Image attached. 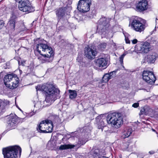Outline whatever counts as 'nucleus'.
<instances>
[{"label":"nucleus","mask_w":158,"mask_h":158,"mask_svg":"<svg viewBox=\"0 0 158 158\" xmlns=\"http://www.w3.org/2000/svg\"><path fill=\"white\" fill-rule=\"evenodd\" d=\"M124 145L125 146H127L126 148H127L128 147V143H125L124 144Z\"/></svg>","instance_id":"obj_39"},{"label":"nucleus","mask_w":158,"mask_h":158,"mask_svg":"<svg viewBox=\"0 0 158 158\" xmlns=\"http://www.w3.org/2000/svg\"><path fill=\"white\" fill-rule=\"evenodd\" d=\"M8 126L10 128L14 127L17 123V117L15 114H10L6 116L5 118Z\"/></svg>","instance_id":"obj_11"},{"label":"nucleus","mask_w":158,"mask_h":158,"mask_svg":"<svg viewBox=\"0 0 158 158\" xmlns=\"http://www.w3.org/2000/svg\"><path fill=\"white\" fill-rule=\"evenodd\" d=\"M37 91L40 90L45 93L46 98L44 102V107L50 105L57 98L60 93V90L56 88L52 84H45L39 85L36 87Z\"/></svg>","instance_id":"obj_1"},{"label":"nucleus","mask_w":158,"mask_h":158,"mask_svg":"<svg viewBox=\"0 0 158 158\" xmlns=\"http://www.w3.org/2000/svg\"><path fill=\"white\" fill-rule=\"evenodd\" d=\"M102 157L103 158H104V157H104V156H102Z\"/></svg>","instance_id":"obj_43"},{"label":"nucleus","mask_w":158,"mask_h":158,"mask_svg":"<svg viewBox=\"0 0 158 158\" xmlns=\"http://www.w3.org/2000/svg\"><path fill=\"white\" fill-rule=\"evenodd\" d=\"M155 152L153 151H151L149 152V153L151 155L153 154Z\"/></svg>","instance_id":"obj_37"},{"label":"nucleus","mask_w":158,"mask_h":158,"mask_svg":"<svg viewBox=\"0 0 158 158\" xmlns=\"http://www.w3.org/2000/svg\"><path fill=\"white\" fill-rule=\"evenodd\" d=\"M149 43L147 42L137 44L135 46V50L142 53L148 52L149 51Z\"/></svg>","instance_id":"obj_10"},{"label":"nucleus","mask_w":158,"mask_h":158,"mask_svg":"<svg viewBox=\"0 0 158 158\" xmlns=\"http://www.w3.org/2000/svg\"><path fill=\"white\" fill-rule=\"evenodd\" d=\"M137 41H137V40L136 39H135L132 40V43L133 44H136L137 43Z\"/></svg>","instance_id":"obj_36"},{"label":"nucleus","mask_w":158,"mask_h":158,"mask_svg":"<svg viewBox=\"0 0 158 158\" xmlns=\"http://www.w3.org/2000/svg\"><path fill=\"white\" fill-rule=\"evenodd\" d=\"M77 158H84V157L81 155H79L77 156Z\"/></svg>","instance_id":"obj_38"},{"label":"nucleus","mask_w":158,"mask_h":158,"mask_svg":"<svg viewBox=\"0 0 158 158\" xmlns=\"http://www.w3.org/2000/svg\"><path fill=\"white\" fill-rule=\"evenodd\" d=\"M139 106V103L138 102L134 103L132 105V106L135 108H136Z\"/></svg>","instance_id":"obj_33"},{"label":"nucleus","mask_w":158,"mask_h":158,"mask_svg":"<svg viewBox=\"0 0 158 158\" xmlns=\"http://www.w3.org/2000/svg\"><path fill=\"white\" fill-rule=\"evenodd\" d=\"M152 130L153 131H155V130L153 129Z\"/></svg>","instance_id":"obj_42"},{"label":"nucleus","mask_w":158,"mask_h":158,"mask_svg":"<svg viewBox=\"0 0 158 158\" xmlns=\"http://www.w3.org/2000/svg\"><path fill=\"white\" fill-rule=\"evenodd\" d=\"M126 55L125 53H123L119 57V61L122 64H123V59Z\"/></svg>","instance_id":"obj_29"},{"label":"nucleus","mask_w":158,"mask_h":158,"mask_svg":"<svg viewBox=\"0 0 158 158\" xmlns=\"http://www.w3.org/2000/svg\"><path fill=\"white\" fill-rule=\"evenodd\" d=\"M14 16H12L10 21H9V23L10 26V27L11 29H14L15 27V19Z\"/></svg>","instance_id":"obj_25"},{"label":"nucleus","mask_w":158,"mask_h":158,"mask_svg":"<svg viewBox=\"0 0 158 158\" xmlns=\"http://www.w3.org/2000/svg\"><path fill=\"white\" fill-rule=\"evenodd\" d=\"M110 118L108 121L113 127L118 129L120 127L123 123V115L119 112H114L110 116Z\"/></svg>","instance_id":"obj_5"},{"label":"nucleus","mask_w":158,"mask_h":158,"mask_svg":"<svg viewBox=\"0 0 158 158\" xmlns=\"http://www.w3.org/2000/svg\"><path fill=\"white\" fill-rule=\"evenodd\" d=\"M20 110L21 111H22V110H21V109H20Z\"/></svg>","instance_id":"obj_44"},{"label":"nucleus","mask_w":158,"mask_h":158,"mask_svg":"<svg viewBox=\"0 0 158 158\" xmlns=\"http://www.w3.org/2000/svg\"><path fill=\"white\" fill-rule=\"evenodd\" d=\"M146 109H141V110L140 111V112L139 113V115L140 116H141V115H147V113L145 112V110Z\"/></svg>","instance_id":"obj_31"},{"label":"nucleus","mask_w":158,"mask_h":158,"mask_svg":"<svg viewBox=\"0 0 158 158\" xmlns=\"http://www.w3.org/2000/svg\"><path fill=\"white\" fill-rule=\"evenodd\" d=\"M21 151V148L19 146L15 145L3 148L2 154L4 158H16L19 152L20 156Z\"/></svg>","instance_id":"obj_3"},{"label":"nucleus","mask_w":158,"mask_h":158,"mask_svg":"<svg viewBox=\"0 0 158 158\" xmlns=\"http://www.w3.org/2000/svg\"><path fill=\"white\" fill-rule=\"evenodd\" d=\"M92 129V127L90 126H85L83 128L82 135L86 136L87 137H89V136L90 135V133Z\"/></svg>","instance_id":"obj_22"},{"label":"nucleus","mask_w":158,"mask_h":158,"mask_svg":"<svg viewBox=\"0 0 158 158\" xmlns=\"http://www.w3.org/2000/svg\"><path fill=\"white\" fill-rule=\"evenodd\" d=\"M18 8L20 10L23 12H31L34 10L28 0H20L19 1Z\"/></svg>","instance_id":"obj_7"},{"label":"nucleus","mask_w":158,"mask_h":158,"mask_svg":"<svg viewBox=\"0 0 158 158\" xmlns=\"http://www.w3.org/2000/svg\"><path fill=\"white\" fill-rule=\"evenodd\" d=\"M37 129L40 132H51L53 130V124L52 121L48 119L43 120L39 125Z\"/></svg>","instance_id":"obj_6"},{"label":"nucleus","mask_w":158,"mask_h":158,"mask_svg":"<svg viewBox=\"0 0 158 158\" xmlns=\"http://www.w3.org/2000/svg\"><path fill=\"white\" fill-rule=\"evenodd\" d=\"M106 45V43H102L98 45V48L100 50H103L105 48Z\"/></svg>","instance_id":"obj_28"},{"label":"nucleus","mask_w":158,"mask_h":158,"mask_svg":"<svg viewBox=\"0 0 158 158\" xmlns=\"http://www.w3.org/2000/svg\"><path fill=\"white\" fill-rule=\"evenodd\" d=\"M66 9L65 7L59 8L56 10V13L59 20L64 19L66 14Z\"/></svg>","instance_id":"obj_18"},{"label":"nucleus","mask_w":158,"mask_h":158,"mask_svg":"<svg viewBox=\"0 0 158 158\" xmlns=\"http://www.w3.org/2000/svg\"><path fill=\"white\" fill-rule=\"evenodd\" d=\"M91 4V0H80L78 2L77 8L80 11L85 13L90 10Z\"/></svg>","instance_id":"obj_8"},{"label":"nucleus","mask_w":158,"mask_h":158,"mask_svg":"<svg viewBox=\"0 0 158 158\" xmlns=\"http://www.w3.org/2000/svg\"><path fill=\"white\" fill-rule=\"evenodd\" d=\"M26 114H27V115L29 116H32L34 114H35V112H34V110L32 112H27L26 113Z\"/></svg>","instance_id":"obj_32"},{"label":"nucleus","mask_w":158,"mask_h":158,"mask_svg":"<svg viewBox=\"0 0 158 158\" xmlns=\"http://www.w3.org/2000/svg\"><path fill=\"white\" fill-rule=\"evenodd\" d=\"M110 75L109 74L106 73L102 77V81L104 82H106L110 79Z\"/></svg>","instance_id":"obj_27"},{"label":"nucleus","mask_w":158,"mask_h":158,"mask_svg":"<svg viewBox=\"0 0 158 158\" xmlns=\"http://www.w3.org/2000/svg\"><path fill=\"white\" fill-rule=\"evenodd\" d=\"M34 108H35V107H36H36H36V106H35V105H34Z\"/></svg>","instance_id":"obj_41"},{"label":"nucleus","mask_w":158,"mask_h":158,"mask_svg":"<svg viewBox=\"0 0 158 158\" xmlns=\"http://www.w3.org/2000/svg\"><path fill=\"white\" fill-rule=\"evenodd\" d=\"M75 146L74 145L63 144L61 145L59 147V149L60 150H65L69 148H73Z\"/></svg>","instance_id":"obj_24"},{"label":"nucleus","mask_w":158,"mask_h":158,"mask_svg":"<svg viewBox=\"0 0 158 158\" xmlns=\"http://www.w3.org/2000/svg\"><path fill=\"white\" fill-rule=\"evenodd\" d=\"M147 106H145L144 107H143V109H147Z\"/></svg>","instance_id":"obj_40"},{"label":"nucleus","mask_w":158,"mask_h":158,"mask_svg":"<svg viewBox=\"0 0 158 158\" xmlns=\"http://www.w3.org/2000/svg\"><path fill=\"white\" fill-rule=\"evenodd\" d=\"M132 129L129 127L125 128L122 133V137L123 139H125L129 137L132 133Z\"/></svg>","instance_id":"obj_20"},{"label":"nucleus","mask_w":158,"mask_h":158,"mask_svg":"<svg viewBox=\"0 0 158 158\" xmlns=\"http://www.w3.org/2000/svg\"><path fill=\"white\" fill-rule=\"evenodd\" d=\"M37 50L38 52L44 57L43 60L46 62L52 61L53 58V52L52 49L47 44H37Z\"/></svg>","instance_id":"obj_2"},{"label":"nucleus","mask_w":158,"mask_h":158,"mask_svg":"<svg viewBox=\"0 0 158 158\" xmlns=\"http://www.w3.org/2000/svg\"><path fill=\"white\" fill-rule=\"evenodd\" d=\"M4 84L10 89H14L19 85V79L17 76L14 73L8 74L4 78Z\"/></svg>","instance_id":"obj_4"},{"label":"nucleus","mask_w":158,"mask_h":158,"mask_svg":"<svg viewBox=\"0 0 158 158\" xmlns=\"http://www.w3.org/2000/svg\"><path fill=\"white\" fill-rule=\"evenodd\" d=\"M97 52L90 48H85V55L89 59H94L96 56Z\"/></svg>","instance_id":"obj_16"},{"label":"nucleus","mask_w":158,"mask_h":158,"mask_svg":"<svg viewBox=\"0 0 158 158\" xmlns=\"http://www.w3.org/2000/svg\"><path fill=\"white\" fill-rule=\"evenodd\" d=\"M89 137L86 136L82 135V137H80L78 139L77 143L75 146L79 147L81 145L85 144L88 141Z\"/></svg>","instance_id":"obj_21"},{"label":"nucleus","mask_w":158,"mask_h":158,"mask_svg":"<svg viewBox=\"0 0 158 158\" xmlns=\"http://www.w3.org/2000/svg\"><path fill=\"white\" fill-rule=\"evenodd\" d=\"M101 154L99 149L96 148H93L91 151L88 153L86 158H100Z\"/></svg>","instance_id":"obj_15"},{"label":"nucleus","mask_w":158,"mask_h":158,"mask_svg":"<svg viewBox=\"0 0 158 158\" xmlns=\"http://www.w3.org/2000/svg\"><path fill=\"white\" fill-rule=\"evenodd\" d=\"M4 25V23L2 21H0V29H1L2 27Z\"/></svg>","instance_id":"obj_35"},{"label":"nucleus","mask_w":158,"mask_h":158,"mask_svg":"<svg viewBox=\"0 0 158 158\" xmlns=\"http://www.w3.org/2000/svg\"><path fill=\"white\" fill-rule=\"evenodd\" d=\"M103 115V114H101L98 116L96 118L98 128L99 129H101L102 131H103V129L105 126L104 121L102 118Z\"/></svg>","instance_id":"obj_19"},{"label":"nucleus","mask_w":158,"mask_h":158,"mask_svg":"<svg viewBox=\"0 0 158 158\" xmlns=\"http://www.w3.org/2000/svg\"><path fill=\"white\" fill-rule=\"evenodd\" d=\"M108 60L106 58L102 57L96 60V65L99 67L106 68L107 65Z\"/></svg>","instance_id":"obj_17"},{"label":"nucleus","mask_w":158,"mask_h":158,"mask_svg":"<svg viewBox=\"0 0 158 158\" xmlns=\"http://www.w3.org/2000/svg\"><path fill=\"white\" fill-rule=\"evenodd\" d=\"M125 40L127 44H130V41L128 38L125 37Z\"/></svg>","instance_id":"obj_34"},{"label":"nucleus","mask_w":158,"mask_h":158,"mask_svg":"<svg viewBox=\"0 0 158 158\" xmlns=\"http://www.w3.org/2000/svg\"><path fill=\"white\" fill-rule=\"evenodd\" d=\"M148 7V1L147 0H142L137 4L136 8L137 11L141 12L147 10Z\"/></svg>","instance_id":"obj_14"},{"label":"nucleus","mask_w":158,"mask_h":158,"mask_svg":"<svg viewBox=\"0 0 158 158\" xmlns=\"http://www.w3.org/2000/svg\"><path fill=\"white\" fill-rule=\"evenodd\" d=\"M69 98L71 99L75 98L77 96V92L75 90H69Z\"/></svg>","instance_id":"obj_26"},{"label":"nucleus","mask_w":158,"mask_h":158,"mask_svg":"<svg viewBox=\"0 0 158 158\" xmlns=\"http://www.w3.org/2000/svg\"><path fill=\"white\" fill-rule=\"evenodd\" d=\"M98 29L101 30L102 31H104L109 25V20L105 17L101 18L98 21Z\"/></svg>","instance_id":"obj_13"},{"label":"nucleus","mask_w":158,"mask_h":158,"mask_svg":"<svg viewBox=\"0 0 158 158\" xmlns=\"http://www.w3.org/2000/svg\"><path fill=\"white\" fill-rule=\"evenodd\" d=\"M142 75L143 79L147 83L152 85L155 83L156 79L152 72L144 70L143 72Z\"/></svg>","instance_id":"obj_9"},{"label":"nucleus","mask_w":158,"mask_h":158,"mask_svg":"<svg viewBox=\"0 0 158 158\" xmlns=\"http://www.w3.org/2000/svg\"><path fill=\"white\" fill-rule=\"evenodd\" d=\"M116 72L115 71H113L112 72H110L109 73H108L107 74H109L110 76V79H111L114 76L116 75Z\"/></svg>","instance_id":"obj_30"},{"label":"nucleus","mask_w":158,"mask_h":158,"mask_svg":"<svg viewBox=\"0 0 158 158\" xmlns=\"http://www.w3.org/2000/svg\"><path fill=\"white\" fill-rule=\"evenodd\" d=\"M147 57L148 62L150 63H153L154 62L157 57V54L156 53H153L148 56Z\"/></svg>","instance_id":"obj_23"},{"label":"nucleus","mask_w":158,"mask_h":158,"mask_svg":"<svg viewBox=\"0 0 158 158\" xmlns=\"http://www.w3.org/2000/svg\"><path fill=\"white\" fill-rule=\"evenodd\" d=\"M131 26L134 30L140 32L143 31L145 28V25L137 19H133L132 21Z\"/></svg>","instance_id":"obj_12"}]
</instances>
